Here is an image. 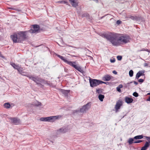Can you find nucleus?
<instances>
[{"label":"nucleus","instance_id":"obj_50","mask_svg":"<svg viewBox=\"0 0 150 150\" xmlns=\"http://www.w3.org/2000/svg\"><path fill=\"white\" fill-rule=\"evenodd\" d=\"M133 143H137V141L133 142Z\"/></svg>","mask_w":150,"mask_h":150},{"label":"nucleus","instance_id":"obj_21","mask_svg":"<svg viewBox=\"0 0 150 150\" xmlns=\"http://www.w3.org/2000/svg\"><path fill=\"white\" fill-rule=\"evenodd\" d=\"M33 105L36 106H39L41 105V103L37 101H36L33 103Z\"/></svg>","mask_w":150,"mask_h":150},{"label":"nucleus","instance_id":"obj_23","mask_svg":"<svg viewBox=\"0 0 150 150\" xmlns=\"http://www.w3.org/2000/svg\"><path fill=\"white\" fill-rule=\"evenodd\" d=\"M143 135H137L136 136H135L134 139H141L143 138Z\"/></svg>","mask_w":150,"mask_h":150},{"label":"nucleus","instance_id":"obj_39","mask_svg":"<svg viewBox=\"0 0 150 150\" xmlns=\"http://www.w3.org/2000/svg\"><path fill=\"white\" fill-rule=\"evenodd\" d=\"M117 91H118L119 92H121V91L120 89V88L118 87H117L116 88Z\"/></svg>","mask_w":150,"mask_h":150},{"label":"nucleus","instance_id":"obj_4","mask_svg":"<svg viewBox=\"0 0 150 150\" xmlns=\"http://www.w3.org/2000/svg\"><path fill=\"white\" fill-rule=\"evenodd\" d=\"M33 29L28 30V32L31 33L37 34L40 32V26L37 24L33 25H32Z\"/></svg>","mask_w":150,"mask_h":150},{"label":"nucleus","instance_id":"obj_20","mask_svg":"<svg viewBox=\"0 0 150 150\" xmlns=\"http://www.w3.org/2000/svg\"><path fill=\"white\" fill-rule=\"evenodd\" d=\"M104 97L105 96L104 95L101 94H99L98 96V98L101 101H103V99L104 98Z\"/></svg>","mask_w":150,"mask_h":150},{"label":"nucleus","instance_id":"obj_30","mask_svg":"<svg viewBox=\"0 0 150 150\" xmlns=\"http://www.w3.org/2000/svg\"><path fill=\"white\" fill-rule=\"evenodd\" d=\"M20 73L22 74L23 72V68L21 67V66L17 70Z\"/></svg>","mask_w":150,"mask_h":150},{"label":"nucleus","instance_id":"obj_12","mask_svg":"<svg viewBox=\"0 0 150 150\" xmlns=\"http://www.w3.org/2000/svg\"><path fill=\"white\" fill-rule=\"evenodd\" d=\"M129 18L135 21H140L142 19V18L140 16H132L129 17Z\"/></svg>","mask_w":150,"mask_h":150},{"label":"nucleus","instance_id":"obj_44","mask_svg":"<svg viewBox=\"0 0 150 150\" xmlns=\"http://www.w3.org/2000/svg\"><path fill=\"white\" fill-rule=\"evenodd\" d=\"M112 73L114 74H117V72L116 71H115V70H114V71H112Z\"/></svg>","mask_w":150,"mask_h":150},{"label":"nucleus","instance_id":"obj_1","mask_svg":"<svg viewBox=\"0 0 150 150\" xmlns=\"http://www.w3.org/2000/svg\"><path fill=\"white\" fill-rule=\"evenodd\" d=\"M100 36L109 41L114 46L119 45L120 42L126 44L129 42L131 40L130 36L128 35H122L119 36L118 34L111 32L102 33Z\"/></svg>","mask_w":150,"mask_h":150},{"label":"nucleus","instance_id":"obj_52","mask_svg":"<svg viewBox=\"0 0 150 150\" xmlns=\"http://www.w3.org/2000/svg\"><path fill=\"white\" fill-rule=\"evenodd\" d=\"M147 94H148V95H150V93H148Z\"/></svg>","mask_w":150,"mask_h":150},{"label":"nucleus","instance_id":"obj_11","mask_svg":"<svg viewBox=\"0 0 150 150\" xmlns=\"http://www.w3.org/2000/svg\"><path fill=\"white\" fill-rule=\"evenodd\" d=\"M145 72V71L142 70L139 71L137 74L136 76V79H138L141 76L144 75V73Z\"/></svg>","mask_w":150,"mask_h":150},{"label":"nucleus","instance_id":"obj_36","mask_svg":"<svg viewBox=\"0 0 150 150\" xmlns=\"http://www.w3.org/2000/svg\"><path fill=\"white\" fill-rule=\"evenodd\" d=\"M115 61V58H113L112 59H110V62L111 63H114Z\"/></svg>","mask_w":150,"mask_h":150},{"label":"nucleus","instance_id":"obj_46","mask_svg":"<svg viewBox=\"0 0 150 150\" xmlns=\"http://www.w3.org/2000/svg\"><path fill=\"white\" fill-rule=\"evenodd\" d=\"M133 82L134 83V84L135 85H137L138 84V82L135 81H134Z\"/></svg>","mask_w":150,"mask_h":150},{"label":"nucleus","instance_id":"obj_19","mask_svg":"<svg viewBox=\"0 0 150 150\" xmlns=\"http://www.w3.org/2000/svg\"><path fill=\"white\" fill-rule=\"evenodd\" d=\"M71 2V4L72 5V6L74 7H76L78 5V4L76 2H75V0H74L73 1H72Z\"/></svg>","mask_w":150,"mask_h":150},{"label":"nucleus","instance_id":"obj_55","mask_svg":"<svg viewBox=\"0 0 150 150\" xmlns=\"http://www.w3.org/2000/svg\"><path fill=\"white\" fill-rule=\"evenodd\" d=\"M51 142H52V143H53V142L52 141H51Z\"/></svg>","mask_w":150,"mask_h":150},{"label":"nucleus","instance_id":"obj_6","mask_svg":"<svg viewBox=\"0 0 150 150\" xmlns=\"http://www.w3.org/2000/svg\"><path fill=\"white\" fill-rule=\"evenodd\" d=\"M59 116H51L47 117H44L41 118L40 120L42 121H48L52 122L55 120L57 119L59 117Z\"/></svg>","mask_w":150,"mask_h":150},{"label":"nucleus","instance_id":"obj_27","mask_svg":"<svg viewBox=\"0 0 150 150\" xmlns=\"http://www.w3.org/2000/svg\"><path fill=\"white\" fill-rule=\"evenodd\" d=\"M82 16L83 17H86L88 18L89 17V15L88 13H85L82 15Z\"/></svg>","mask_w":150,"mask_h":150},{"label":"nucleus","instance_id":"obj_42","mask_svg":"<svg viewBox=\"0 0 150 150\" xmlns=\"http://www.w3.org/2000/svg\"><path fill=\"white\" fill-rule=\"evenodd\" d=\"M16 64H15L14 63H12L11 64V65L13 67V68H14V67L15 66Z\"/></svg>","mask_w":150,"mask_h":150},{"label":"nucleus","instance_id":"obj_48","mask_svg":"<svg viewBox=\"0 0 150 150\" xmlns=\"http://www.w3.org/2000/svg\"><path fill=\"white\" fill-rule=\"evenodd\" d=\"M36 84H37L38 85H39V84H40V83H41L40 82H36Z\"/></svg>","mask_w":150,"mask_h":150},{"label":"nucleus","instance_id":"obj_37","mask_svg":"<svg viewBox=\"0 0 150 150\" xmlns=\"http://www.w3.org/2000/svg\"><path fill=\"white\" fill-rule=\"evenodd\" d=\"M138 81L140 83H142L144 82V80L142 79H140L138 80Z\"/></svg>","mask_w":150,"mask_h":150},{"label":"nucleus","instance_id":"obj_9","mask_svg":"<svg viewBox=\"0 0 150 150\" xmlns=\"http://www.w3.org/2000/svg\"><path fill=\"white\" fill-rule=\"evenodd\" d=\"M27 77L30 79H31L35 83L37 82H40L41 79L38 77V76H35L34 75H28Z\"/></svg>","mask_w":150,"mask_h":150},{"label":"nucleus","instance_id":"obj_49","mask_svg":"<svg viewBox=\"0 0 150 150\" xmlns=\"http://www.w3.org/2000/svg\"><path fill=\"white\" fill-rule=\"evenodd\" d=\"M148 66V64L147 63H145V64H144V66H145L146 67V66Z\"/></svg>","mask_w":150,"mask_h":150},{"label":"nucleus","instance_id":"obj_18","mask_svg":"<svg viewBox=\"0 0 150 150\" xmlns=\"http://www.w3.org/2000/svg\"><path fill=\"white\" fill-rule=\"evenodd\" d=\"M149 142H146L144 144V146H143L141 150H146L147 149V148L149 147Z\"/></svg>","mask_w":150,"mask_h":150},{"label":"nucleus","instance_id":"obj_8","mask_svg":"<svg viewBox=\"0 0 150 150\" xmlns=\"http://www.w3.org/2000/svg\"><path fill=\"white\" fill-rule=\"evenodd\" d=\"M123 103L122 101L120 100H118L117 102L115 107L116 112H117L118 110L120 109L121 106L122 105Z\"/></svg>","mask_w":150,"mask_h":150},{"label":"nucleus","instance_id":"obj_29","mask_svg":"<svg viewBox=\"0 0 150 150\" xmlns=\"http://www.w3.org/2000/svg\"><path fill=\"white\" fill-rule=\"evenodd\" d=\"M57 3H60V4H66L67 3H68L65 0H61L60 1H59L58 2H57Z\"/></svg>","mask_w":150,"mask_h":150},{"label":"nucleus","instance_id":"obj_10","mask_svg":"<svg viewBox=\"0 0 150 150\" xmlns=\"http://www.w3.org/2000/svg\"><path fill=\"white\" fill-rule=\"evenodd\" d=\"M56 55L62 60L64 62L67 63V64L70 65L71 63V61H68L66 59H65L63 57L61 56L59 54H56Z\"/></svg>","mask_w":150,"mask_h":150},{"label":"nucleus","instance_id":"obj_32","mask_svg":"<svg viewBox=\"0 0 150 150\" xmlns=\"http://www.w3.org/2000/svg\"><path fill=\"white\" fill-rule=\"evenodd\" d=\"M96 92L98 94L101 93L102 92V90L101 89H96Z\"/></svg>","mask_w":150,"mask_h":150},{"label":"nucleus","instance_id":"obj_43","mask_svg":"<svg viewBox=\"0 0 150 150\" xmlns=\"http://www.w3.org/2000/svg\"><path fill=\"white\" fill-rule=\"evenodd\" d=\"M119 88H122L123 87V85L122 84H120L119 85V86H118Z\"/></svg>","mask_w":150,"mask_h":150},{"label":"nucleus","instance_id":"obj_34","mask_svg":"<svg viewBox=\"0 0 150 150\" xmlns=\"http://www.w3.org/2000/svg\"><path fill=\"white\" fill-rule=\"evenodd\" d=\"M122 58V56H117V59L118 60H121Z\"/></svg>","mask_w":150,"mask_h":150},{"label":"nucleus","instance_id":"obj_7","mask_svg":"<svg viewBox=\"0 0 150 150\" xmlns=\"http://www.w3.org/2000/svg\"><path fill=\"white\" fill-rule=\"evenodd\" d=\"M69 65L74 67L76 69L81 73H82L83 72V69L82 68V67L79 66L78 64H76V63L75 62H71Z\"/></svg>","mask_w":150,"mask_h":150},{"label":"nucleus","instance_id":"obj_53","mask_svg":"<svg viewBox=\"0 0 150 150\" xmlns=\"http://www.w3.org/2000/svg\"><path fill=\"white\" fill-rule=\"evenodd\" d=\"M9 9H13V8H9Z\"/></svg>","mask_w":150,"mask_h":150},{"label":"nucleus","instance_id":"obj_47","mask_svg":"<svg viewBox=\"0 0 150 150\" xmlns=\"http://www.w3.org/2000/svg\"><path fill=\"white\" fill-rule=\"evenodd\" d=\"M147 101H150V96L149 97L146 99Z\"/></svg>","mask_w":150,"mask_h":150},{"label":"nucleus","instance_id":"obj_45","mask_svg":"<svg viewBox=\"0 0 150 150\" xmlns=\"http://www.w3.org/2000/svg\"><path fill=\"white\" fill-rule=\"evenodd\" d=\"M137 141V143H139L142 142V141L141 140H139Z\"/></svg>","mask_w":150,"mask_h":150},{"label":"nucleus","instance_id":"obj_3","mask_svg":"<svg viewBox=\"0 0 150 150\" xmlns=\"http://www.w3.org/2000/svg\"><path fill=\"white\" fill-rule=\"evenodd\" d=\"M91 102H89L86 105H83L82 107L80 109V110H76L75 111L76 112H77L79 111L83 113L86 112L87 110H88L91 108Z\"/></svg>","mask_w":150,"mask_h":150},{"label":"nucleus","instance_id":"obj_17","mask_svg":"<svg viewBox=\"0 0 150 150\" xmlns=\"http://www.w3.org/2000/svg\"><path fill=\"white\" fill-rule=\"evenodd\" d=\"M125 102L128 104L132 103L133 100L132 98L127 97H125Z\"/></svg>","mask_w":150,"mask_h":150},{"label":"nucleus","instance_id":"obj_31","mask_svg":"<svg viewBox=\"0 0 150 150\" xmlns=\"http://www.w3.org/2000/svg\"><path fill=\"white\" fill-rule=\"evenodd\" d=\"M21 66L19 65L18 64H16V65L15 67H14V68L18 70L19 68Z\"/></svg>","mask_w":150,"mask_h":150},{"label":"nucleus","instance_id":"obj_15","mask_svg":"<svg viewBox=\"0 0 150 150\" xmlns=\"http://www.w3.org/2000/svg\"><path fill=\"white\" fill-rule=\"evenodd\" d=\"M40 82L44 84H47L48 86H52V83L48 81L41 79Z\"/></svg>","mask_w":150,"mask_h":150},{"label":"nucleus","instance_id":"obj_26","mask_svg":"<svg viewBox=\"0 0 150 150\" xmlns=\"http://www.w3.org/2000/svg\"><path fill=\"white\" fill-rule=\"evenodd\" d=\"M59 132L62 133H64L66 132V129L64 128H62L59 130Z\"/></svg>","mask_w":150,"mask_h":150},{"label":"nucleus","instance_id":"obj_38","mask_svg":"<svg viewBox=\"0 0 150 150\" xmlns=\"http://www.w3.org/2000/svg\"><path fill=\"white\" fill-rule=\"evenodd\" d=\"M122 23V21L120 20H117L116 22V23L118 25H119Z\"/></svg>","mask_w":150,"mask_h":150},{"label":"nucleus","instance_id":"obj_13","mask_svg":"<svg viewBox=\"0 0 150 150\" xmlns=\"http://www.w3.org/2000/svg\"><path fill=\"white\" fill-rule=\"evenodd\" d=\"M60 91L65 97L68 96V94L69 93L70 91V90H65L62 89H60Z\"/></svg>","mask_w":150,"mask_h":150},{"label":"nucleus","instance_id":"obj_5","mask_svg":"<svg viewBox=\"0 0 150 150\" xmlns=\"http://www.w3.org/2000/svg\"><path fill=\"white\" fill-rule=\"evenodd\" d=\"M90 86L92 87H96L101 84L100 80L95 79H89Z\"/></svg>","mask_w":150,"mask_h":150},{"label":"nucleus","instance_id":"obj_54","mask_svg":"<svg viewBox=\"0 0 150 150\" xmlns=\"http://www.w3.org/2000/svg\"><path fill=\"white\" fill-rule=\"evenodd\" d=\"M73 57H76V56H74V55H73Z\"/></svg>","mask_w":150,"mask_h":150},{"label":"nucleus","instance_id":"obj_2","mask_svg":"<svg viewBox=\"0 0 150 150\" xmlns=\"http://www.w3.org/2000/svg\"><path fill=\"white\" fill-rule=\"evenodd\" d=\"M26 32V31H19L14 33L10 37L14 42H21L27 38Z\"/></svg>","mask_w":150,"mask_h":150},{"label":"nucleus","instance_id":"obj_28","mask_svg":"<svg viewBox=\"0 0 150 150\" xmlns=\"http://www.w3.org/2000/svg\"><path fill=\"white\" fill-rule=\"evenodd\" d=\"M133 71L131 70L129 71V75L130 77H132L133 76Z\"/></svg>","mask_w":150,"mask_h":150},{"label":"nucleus","instance_id":"obj_14","mask_svg":"<svg viewBox=\"0 0 150 150\" xmlns=\"http://www.w3.org/2000/svg\"><path fill=\"white\" fill-rule=\"evenodd\" d=\"M102 79L104 81H109L111 79V76L109 75L106 74L102 77Z\"/></svg>","mask_w":150,"mask_h":150},{"label":"nucleus","instance_id":"obj_35","mask_svg":"<svg viewBox=\"0 0 150 150\" xmlns=\"http://www.w3.org/2000/svg\"><path fill=\"white\" fill-rule=\"evenodd\" d=\"M101 84L102 83H104L108 85L109 84V82H104L101 81H100Z\"/></svg>","mask_w":150,"mask_h":150},{"label":"nucleus","instance_id":"obj_33","mask_svg":"<svg viewBox=\"0 0 150 150\" xmlns=\"http://www.w3.org/2000/svg\"><path fill=\"white\" fill-rule=\"evenodd\" d=\"M133 96H135V97H137L139 96V94H138V93H137L136 92H134L133 93Z\"/></svg>","mask_w":150,"mask_h":150},{"label":"nucleus","instance_id":"obj_41","mask_svg":"<svg viewBox=\"0 0 150 150\" xmlns=\"http://www.w3.org/2000/svg\"><path fill=\"white\" fill-rule=\"evenodd\" d=\"M38 86L40 87L41 88H43V85H42L40 83L39 84V85H38Z\"/></svg>","mask_w":150,"mask_h":150},{"label":"nucleus","instance_id":"obj_22","mask_svg":"<svg viewBox=\"0 0 150 150\" xmlns=\"http://www.w3.org/2000/svg\"><path fill=\"white\" fill-rule=\"evenodd\" d=\"M4 108H9L11 107V105L9 103H6L4 104Z\"/></svg>","mask_w":150,"mask_h":150},{"label":"nucleus","instance_id":"obj_25","mask_svg":"<svg viewBox=\"0 0 150 150\" xmlns=\"http://www.w3.org/2000/svg\"><path fill=\"white\" fill-rule=\"evenodd\" d=\"M134 139L132 138H129L128 141V143L129 144H131L133 143Z\"/></svg>","mask_w":150,"mask_h":150},{"label":"nucleus","instance_id":"obj_51","mask_svg":"<svg viewBox=\"0 0 150 150\" xmlns=\"http://www.w3.org/2000/svg\"><path fill=\"white\" fill-rule=\"evenodd\" d=\"M40 45H38V46H36L35 47L36 48V47H38Z\"/></svg>","mask_w":150,"mask_h":150},{"label":"nucleus","instance_id":"obj_40","mask_svg":"<svg viewBox=\"0 0 150 150\" xmlns=\"http://www.w3.org/2000/svg\"><path fill=\"white\" fill-rule=\"evenodd\" d=\"M146 139L149 141L150 142V137H145Z\"/></svg>","mask_w":150,"mask_h":150},{"label":"nucleus","instance_id":"obj_24","mask_svg":"<svg viewBox=\"0 0 150 150\" xmlns=\"http://www.w3.org/2000/svg\"><path fill=\"white\" fill-rule=\"evenodd\" d=\"M133 83L132 81L130 82L129 83H128L127 84H125L124 87L125 88H129L130 86V84Z\"/></svg>","mask_w":150,"mask_h":150},{"label":"nucleus","instance_id":"obj_16","mask_svg":"<svg viewBox=\"0 0 150 150\" xmlns=\"http://www.w3.org/2000/svg\"><path fill=\"white\" fill-rule=\"evenodd\" d=\"M11 120L15 125H18L20 122L19 119L16 118H13L11 119Z\"/></svg>","mask_w":150,"mask_h":150}]
</instances>
